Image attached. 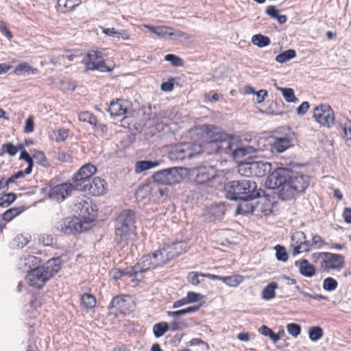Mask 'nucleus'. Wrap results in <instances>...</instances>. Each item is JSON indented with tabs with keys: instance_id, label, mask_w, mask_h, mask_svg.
Listing matches in <instances>:
<instances>
[{
	"instance_id": "nucleus-60",
	"label": "nucleus",
	"mask_w": 351,
	"mask_h": 351,
	"mask_svg": "<svg viewBox=\"0 0 351 351\" xmlns=\"http://www.w3.org/2000/svg\"><path fill=\"white\" fill-rule=\"evenodd\" d=\"M341 128L343 130L344 138L346 141H351V126L350 125V123L343 124Z\"/></svg>"
},
{
	"instance_id": "nucleus-18",
	"label": "nucleus",
	"mask_w": 351,
	"mask_h": 351,
	"mask_svg": "<svg viewBox=\"0 0 351 351\" xmlns=\"http://www.w3.org/2000/svg\"><path fill=\"white\" fill-rule=\"evenodd\" d=\"M107 183L99 177L95 178L91 182L83 184L80 188L84 191H88L89 194L93 196H99L103 195L106 191Z\"/></svg>"
},
{
	"instance_id": "nucleus-20",
	"label": "nucleus",
	"mask_w": 351,
	"mask_h": 351,
	"mask_svg": "<svg viewBox=\"0 0 351 351\" xmlns=\"http://www.w3.org/2000/svg\"><path fill=\"white\" fill-rule=\"evenodd\" d=\"M97 171V168L95 166L90 163L86 164L83 165L77 172L73 176V181L75 183L78 182H81L80 185L82 184H86L87 182H88L89 178Z\"/></svg>"
},
{
	"instance_id": "nucleus-49",
	"label": "nucleus",
	"mask_w": 351,
	"mask_h": 351,
	"mask_svg": "<svg viewBox=\"0 0 351 351\" xmlns=\"http://www.w3.org/2000/svg\"><path fill=\"white\" fill-rule=\"evenodd\" d=\"M287 330L289 335L297 337L301 333V326L295 323H291L287 325Z\"/></svg>"
},
{
	"instance_id": "nucleus-8",
	"label": "nucleus",
	"mask_w": 351,
	"mask_h": 351,
	"mask_svg": "<svg viewBox=\"0 0 351 351\" xmlns=\"http://www.w3.org/2000/svg\"><path fill=\"white\" fill-rule=\"evenodd\" d=\"M182 168L171 167L160 170L153 175L155 182L165 185H172L182 180V175L179 172Z\"/></svg>"
},
{
	"instance_id": "nucleus-58",
	"label": "nucleus",
	"mask_w": 351,
	"mask_h": 351,
	"mask_svg": "<svg viewBox=\"0 0 351 351\" xmlns=\"http://www.w3.org/2000/svg\"><path fill=\"white\" fill-rule=\"evenodd\" d=\"M171 30H173L171 27L167 26H157L156 34L158 36H165L166 35H169V33H170V31Z\"/></svg>"
},
{
	"instance_id": "nucleus-37",
	"label": "nucleus",
	"mask_w": 351,
	"mask_h": 351,
	"mask_svg": "<svg viewBox=\"0 0 351 351\" xmlns=\"http://www.w3.org/2000/svg\"><path fill=\"white\" fill-rule=\"evenodd\" d=\"M296 56V52L294 49H290L282 51L276 57V61L280 63H285Z\"/></svg>"
},
{
	"instance_id": "nucleus-41",
	"label": "nucleus",
	"mask_w": 351,
	"mask_h": 351,
	"mask_svg": "<svg viewBox=\"0 0 351 351\" xmlns=\"http://www.w3.org/2000/svg\"><path fill=\"white\" fill-rule=\"evenodd\" d=\"M19 151L18 147L14 145L10 142H7L1 145L0 155L5 154H9L10 156H14Z\"/></svg>"
},
{
	"instance_id": "nucleus-11",
	"label": "nucleus",
	"mask_w": 351,
	"mask_h": 351,
	"mask_svg": "<svg viewBox=\"0 0 351 351\" xmlns=\"http://www.w3.org/2000/svg\"><path fill=\"white\" fill-rule=\"evenodd\" d=\"M228 144L229 147L224 149L223 154L232 157L239 165L240 162H247L241 160V158L254 152V149L252 147H239L237 143L233 142V140H230Z\"/></svg>"
},
{
	"instance_id": "nucleus-17",
	"label": "nucleus",
	"mask_w": 351,
	"mask_h": 351,
	"mask_svg": "<svg viewBox=\"0 0 351 351\" xmlns=\"http://www.w3.org/2000/svg\"><path fill=\"white\" fill-rule=\"evenodd\" d=\"M75 206L76 212H79V215L84 220H93L96 217L97 206L91 202L81 199Z\"/></svg>"
},
{
	"instance_id": "nucleus-28",
	"label": "nucleus",
	"mask_w": 351,
	"mask_h": 351,
	"mask_svg": "<svg viewBox=\"0 0 351 351\" xmlns=\"http://www.w3.org/2000/svg\"><path fill=\"white\" fill-rule=\"evenodd\" d=\"M241 202L237 208V213L240 215H247L252 213L255 210L253 200H239Z\"/></svg>"
},
{
	"instance_id": "nucleus-7",
	"label": "nucleus",
	"mask_w": 351,
	"mask_h": 351,
	"mask_svg": "<svg viewBox=\"0 0 351 351\" xmlns=\"http://www.w3.org/2000/svg\"><path fill=\"white\" fill-rule=\"evenodd\" d=\"M190 143H179L171 147L168 153V157L171 161H182L186 158H193L196 153L201 152V147L199 145H193Z\"/></svg>"
},
{
	"instance_id": "nucleus-45",
	"label": "nucleus",
	"mask_w": 351,
	"mask_h": 351,
	"mask_svg": "<svg viewBox=\"0 0 351 351\" xmlns=\"http://www.w3.org/2000/svg\"><path fill=\"white\" fill-rule=\"evenodd\" d=\"M33 158L36 162L44 167H49L51 165L45 154L42 151H35Z\"/></svg>"
},
{
	"instance_id": "nucleus-40",
	"label": "nucleus",
	"mask_w": 351,
	"mask_h": 351,
	"mask_svg": "<svg viewBox=\"0 0 351 351\" xmlns=\"http://www.w3.org/2000/svg\"><path fill=\"white\" fill-rule=\"evenodd\" d=\"M81 303L87 309H91L96 305V298L94 295L84 293L82 295Z\"/></svg>"
},
{
	"instance_id": "nucleus-34",
	"label": "nucleus",
	"mask_w": 351,
	"mask_h": 351,
	"mask_svg": "<svg viewBox=\"0 0 351 351\" xmlns=\"http://www.w3.org/2000/svg\"><path fill=\"white\" fill-rule=\"evenodd\" d=\"M159 165L158 161H152V160H140L137 161L135 165L136 172L141 173L145 170L150 169L154 167H156Z\"/></svg>"
},
{
	"instance_id": "nucleus-63",
	"label": "nucleus",
	"mask_w": 351,
	"mask_h": 351,
	"mask_svg": "<svg viewBox=\"0 0 351 351\" xmlns=\"http://www.w3.org/2000/svg\"><path fill=\"white\" fill-rule=\"evenodd\" d=\"M174 86V80L173 78L169 80L167 82H163L161 84V89L163 91H171L173 90Z\"/></svg>"
},
{
	"instance_id": "nucleus-21",
	"label": "nucleus",
	"mask_w": 351,
	"mask_h": 351,
	"mask_svg": "<svg viewBox=\"0 0 351 351\" xmlns=\"http://www.w3.org/2000/svg\"><path fill=\"white\" fill-rule=\"evenodd\" d=\"M187 249V243L185 241H180L165 246L164 252L169 255L172 260L181 255L182 253L186 252Z\"/></svg>"
},
{
	"instance_id": "nucleus-55",
	"label": "nucleus",
	"mask_w": 351,
	"mask_h": 351,
	"mask_svg": "<svg viewBox=\"0 0 351 351\" xmlns=\"http://www.w3.org/2000/svg\"><path fill=\"white\" fill-rule=\"evenodd\" d=\"M66 53H71L69 55H62L61 57L62 58H66L69 61H73L75 58L79 56L80 55H82V53L78 49H74V50H66Z\"/></svg>"
},
{
	"instance_id": "nucleus-43",
	"label": "nucleus",
	"mask_w": 351,
	"mask_h": 351,
	"mask_svg": "<svg viewBox=\"0 0 351 351\" xmlns=\"http://www.w3.org/2000/svg\"><path fill=\"white\" fill-rule=\"evenodd\" d=\"M323 330L320 326H313L308 330L309 339L312 341H317L323 337Z\"/></svg>"
},
{
	"instance_id": "nucleus-24",
	"label": "nucleus",
	"mask_w": 351,
	"mask_h": 351,
	"mask_svg": "<svg viewBox=\"0 0 351 351\" xmlns=\"http://www.w3.org/2000/svg\"><path fill=\"white\" fill-rule=\"evenodd\" d=\"M295 265L299 267L300 273L305 277L311 278L315 274V267L306 259L296 261Z\"/></svg>"
},
{
	"instance_id": "nucleus-3",
	"label": "nucleus",
	"mask_w": 351,
	"mask_h": 351,
	"mask_svg": "<svg viewBox=\"0 0 351 351\" xmlns=\"http://www.w3.org/2000/svg\"><path fill=\"white\" fill-rule=\"evenodd\" d=\"M62 261L56 257L49 259L42 266H36L27 273L26 276L29 285L38 289L56 274L61 268Z\"/></svg>"
},
{
	"instance_id": "nucleus-57",
	"label": "nucleus",
	"mask_w": 351,
	"mask_h": 351,
	"mask_svg": "<svg viewBox=\"0 0 351 351\" xmlns=\"http://www.w3.org/2000/svg\"><path fill=\"white\" fill-rule=\"evenodd\" d=\"M149 192V185L143 186L138 189V190L136 191V196L138 198L144 199V198H145V196L148 194Z\"/></svg>"
},
{
	"instance_id": "nucleus-46",
	"label": "nucleus",
	"mask_w": 351,
	"mask_h": 351,
	"mask_svg": "<svg viewBox=\"0 0 351 351\" xmlns=\"http://www.w3.org/2000/svg\"><path fill=\"white\" fill-rule=\"evenodd\" d=\"M16 199V195L14 193H8L3 194L0 197V206H8Z\"/></svg>"
},
{
	"instance_id": "nucleus-25",
	"label": "nucleus",
	"mask_w": 351,
	"mask_h": 351,
	"mask_svg": "<svg viewBox=\"0 0 351 351\" xmlns=\"http://www.w3.org/2000/svg\"><path fill=\"white\" fill-rule=\"evenodd\" d=\"M194 324L193 319H173L169 323L170 330L175 332L178 330H182L186 328L193 326Z\"/></svg>"
},
{
	"instance_id": "nucleus-52",
	"label": "nucleus",
	"mask_w": 351,
	"mask_h": 351,
	"mask_svg": "<svg viewBox=\"0 0 351 351\" xmlns=\"http://www.w3.org/2000/svg\"><path fill=\"white\" fill-rule=\"evenodd\" d=\"M201 274H204L199 273L197 271L189 272L187 276L188 282L194 286H197V285H199L200 281L199 280V277L201 276Z\"/></svg>"
},
{
	"instance_id": "nucleus-22",
	"label": "nucleus",
	"mask_w": 351,
	"mask_h": 351,
	"mask_svg": "<svg viewBox=\"0 0 351 351\" xmlns=\"http://www.w3.org/2000/svg\"><path fill=\"white\" fill-rule=\"evenodd\" d=\"M128 298V295H118L114 297L108 306L110 313L117 315L119 311L122 312V309L126 306V298Z\"/></svg>"
},
{
	"instance_id": "nucleus-12",
	"label": "nucleus",
	"mask_w": 351,
	"mask_h": 351,
	"mask_svg": "<svg viewBox=\"0 0 351 351\" xmlns=\"http://www.w3.org/2000/svg\"><path fill=\"white\" fill-rule=\"evenodd\" d=\"M344 257L341 254L326 252L324 258L320 262V267L325 271L330 269L339 270L343 267Z\"/></svg>"
},
{
	"instance_id": "nucleus-62",
	"label": "nucleus",
	"mask_w": 351,
	"mask_h": 351,
	"mask_svg": "<svg viewBox=\"0 0 351 351\" xmlns=\"http://www.w3.org/2000/svg\"><path fill=\"white\" fill-rule=\"evenodd\" d=\"M265 12L268 16L273 19H276L279 14L278 9L274 5L267 6Z\"/></svg>"
},
{
	"instance_id": "nucleus-19",
	"label": "nucleus",
	"mask_w": 351,
	"mask_h": 351,
	"mask_svg": "<svg viewBox=\"0 0 351 351\" xmlns=\"http://www.w3.org/2000/svg\"><path fill=\"white\" fill-rule=\"evenodd\" d=\"M293 145V138L289 135L275 136L270 144V149L273 154H280Z\"/></svg>"
},
{
	"instance_id": "nucleus-31",
	"label": "nucleus",
	"mask_w": 351,
	"mask_h": 351,
	"mask_svg": "<svg viewBox=\"0 0 351 351\" xmlns=\"http://www.w3.org/2000/svg\"><path fill=\"white\" fill-rule=\"evenodd\" d=\"M24 206H18L11 208L7 210L2 215L3 220L9 222L12 221L15 217L18 216L25 210Z\"/></svg>"
},
{
	"instance_id": "nucleus-47",
	"label": "nucleus",
	"mask_w": 351,
	"mask_h": 351,
	"mask_svg": "<svg viewBox=\"0 0 351 351\" xmlns=\"http://www.w3.org/2000/svg\"><path fill=\"white\" fill-rule=\"evenodd\" d=\"M337 281L331 277H327L324 280L323 289L325 291H332L337 288Z\"/></svg>"
},
{
	"instance_id": "nucleus-14",
	"label": "nucleus",
	"mask_w": 351,
	"mask_h": 351,
	"mask_svg": "<svg viewBox=\"0 0 351 351\" xmlns=\"http://www.w3.org/2000/svg\"><path fill=\"white\" fill-rule=\"evenodd\" d=\"M291 240L294 242L291 246L293 247V254H300L304 252H308L313 247L312 241H307L306 236L304 232L297 231L291 237Z\"/></svg>"
},
{
	"instance_id": "nucleus-23",
	"label": "nucleus",
	"mask_w": 351,
	"mask_h": 351,
	"mask_svg": "<svg viewBox=\"0 0 351 351\" xmlns=\"http://www.w3.org/2000/svg\"><path fill=\"white\" fill-rule=\"evenodd\" d=\"M40 262V258L32 255H27L19 259L18 265L21 269H24L29 272L34 269L33 267H36Z\"/></svg>"
},
{
	"instance_id": "nucleus-33",
	"label": "nucleus",
	"mask_w": 351,
	"mask_h": 351,
	"mask_svg": "<svg viewBox=\"0 0 351 351\" xmlns=\"http://www.w3.org/2000/svg\"><path fill=\"white\" fill-rule=\"evenodd\" d=\"M29 237L18 234L10 242V247L13 249L23 248L29 243Z\"/></svg>"
},
{
	"instance_id": "nucleus-26",
	"label": "nucleus",
	"mask_w": 351,
	"mask_h": 351,
	"mask_svg": "<svg viewBox=\"0 0 351 351\" xmlns=\"http://www.w3.org/2000/svg\"><path fill=\"white\" fill-rule=\"evenodd\" d=\"M81 3V0H58L57 10L59 12L66 13L73 10Z\"/></svg>"
},
{
	"instance_id": "nucleus-13",
	"label": "nucleus",
	"mask_w": 351,
	"mask_h": 351,
	"mask_svg": "<svg viewBox=\"0 0 351 351\" xmlns=\"http://www.w3.org/2000/svg\"><path fill=\"white\" fill-rule=\"evenodd\" d=\"M48 187L49 198L56 201L57 202H61L64 201L66 197L71 194L73 190L72 185L69 183H63L56 186H52L51 184H49Z\"/></svg>"
},
{
	"instance_id": "nucleus-56",
	"label": "nucleus",
	"mask_w": 351,
	"mask_h": 351,
	"mask_svg": "<svg viewBox=\"0 0 351 351\" xmlns=\"http://www.w3.org/2000/svg\"><path fill=\"white\" fill-rule=\"evenodd\" d=\"M34 130V119L33 117L30 116L29 117L26 121H25V125L24 128V132L25 133H31Z\"/></svg>"
},
{
	"instance_id": "nucleus-9",
	"label": "nucleus",
	"mask_w": 351,
	"mask_h": 351,
	"mask_svg": "<svg viewBox=\"0 0 351 351\" xmlns=\"http://www.w3.org/2000/svg\"><path fill=\"white\" fill-rule=\"evenodd\" d=\"M313 117L322 126L330 128L334 124V112L329 105L321 104L317 106L313 111Z\"/></svg>"
},
{
	"instance_id": "nucleus-2",
	"label": "nucleus",
	"mask_w": 351,
	"mask_h": 351,
	"mask_svg": "<svg viewBox=\"0 0 351 351\" xmlns=\"http://www.w3.org/2000/svg\"><path fill=\"white\" fill-rule=\"evenodd\" d=\"M227 199L232 201L254 200L261 197V189L252 180L241 179L228 182L224 185Z\"/></svg>"
},
{
	"instance_id": "nucleus-1",
	"label": "nucleus",
	"mask_w": 351,
	"mask_h": 351,
	"mask_svg": "<svg viewBox=\"0 0 351 351\" xmlns=\"http://www.w3.org/2000/svg\"><path fill=\"white\" fill-rule=\"evenodd\" d=\"M310 177L288 168H278L267 178L268 189L278 191L280 199L287 201L305 191L309 185Z\"/></svg>"
},
{
	"instance_id": "nucleus-36",
	"label": "nucleus",
	"mask_w": 351,
	"mask_h": 351,
	"mask_svg": "<svg viewBox=\"0 0 351 351\" xmlns=\"http://www.w3.org/2000/svg\"><path fill=\"white\" fill-rule=\"evenodd\" d=\"M164 251L165 247L154 252L157 267L162 266L171 260L169 255L166 254Z\"/></svg>"
},
{
	"instance_id": "nucleus-5",
	"label": "nucleus",
	"mask_w": 351,
	"mask_h": 351,
	"mask_svg": "<svg viewBox=\"0 0 351 351\" xmlns=\"http://www.w3.org/2000/svg\"><path fill=\"white\" fill-rule=\"evenodd\" d=\"M206 141L212 144L216 154H223V151L229 147L228 143L233 140V136L214 125H206Z\"/></svg>"
},
{
	"instance_id": "nucleus-6",
	"label": "nucleus",
	"mask_w": 351,
	"mask_h": 351,
	"mask_svg": "<svg viewBox=\"0 0 351 351\" xmlns=\"http://www.w3.org/2000/svg\"><path fill=\"white\" fill-rule=\"evenodd\" d=\"M271 171V164L263 160H252L247 162H240L238 172L245 177H263Z\"/></svg>"
},
{
	"instance_id": "nucleus-4",
	"label": "nucleus",
	"mask_w": 351,
	"mask_h": 351,
	"mask_svg": "<svg viewBox=\"0 0 351 351\" xmlns=\"http://www.w3.org/2000/svg\"><path fill=\"white\" fill-rule=\"evenodd\" d=\"M135 215L131 210H124L117 216L114 241L118 245H125L135 236Z\"/></svg>"
},
{
	"instance_id": "nucleus-32",
	"label": "nucleus",
	"mask_w": 351,
	"mask_h": 351,
	"mask_svg": "<svg viewBox=\"0 0 351 351\" xmlns=\"http://www.w3.org/2000/svg\"><path fill=\"white\" fill-rule=\"evenodd\" d=\"M168 330H170V326L165 322L156 323L153 326V333L156 338L163 336Z\"/></svg>"
},
{
	"instance_id": "nucleus-38",
	"label": "nucleus",
	"mask_w": 351,
	"mask_h": 351,
	"mask_svg": "<svg viewBox=\"0 0 351 351\" xmlns=\"http://www.w3.org/2000/svg\"><path fill=\"white\" fill-rule=\"evenodd\" d=\"M252 43L258 47H264L268 46L271 41L268 36L258 34L252 36Z\"/></svg>"
},
{
	"instance_id": "nucleus-53",
	"label": "nucleus",
	"mask_w": 351,
	"mask_h": 351,
	"mask_svg": "<svg viewBox=\"0 0 351 351\" xmlns=\"http://www.w3.org/2000/svg\"><path fill=\"white\" fill-rule=\"evenodd\" d=\"M186 298L187 299L189 304H190V303L197 302L198 300L203 299L204 295H202L200 293H195L193 291H189L187 293Z\"/></svg>"
},
{
	"instance_id": "nucleus-64",
	"label": "nucleus",
	"mask_w": 351,
	"mask_h": 351,
	"mask_svg": "<svg viewBox=\"0 0 351 351\" xmlns=\"http://www.w3.org/2000/svg\"><path fill=\"white\" fill-rule=\"evenodd\" d=\"M310 104L308 101L302 102L300 106L297 108V113L299 115H304L309 109Z\"/></svg>"
},
{
	"instance_id": "nucleus-48",
	"label": "nucleus",
	"mask_w": 351,
	"mask_h": 351,
	"mask_svg": "<svg viewBox=\"0 0 351 351\" xmlns=\"http://www.w3.org/2000/svg\"><path fill=\"white\" fill-rule=\"evenodd\" d=\"M225 212L226 208L223 204L215 205L210 208V213L215 218H221Z\"/></svg>"
},
{
	"instance_id": "nucleus-50",
	"label": "nucleus",
	"mask_w": 351,
	"mask_h": 351,
	"mask_svg": "<svg viewBox=\"0 0 351 351\" xmlns=\"http://www.w3.org/2000/svg\"><path fill=\"white\" fill-rule=\"evenodd\" d=\"M165 60L170 62L174 66H180L183 64V60L182 58L171 53L167 54L165 56Z\"/></svg>"
},
{
	"instance_id": "nucleus-15",
	"label": "nucleus",
	"mask_w": 351,
	"mask_h": 351,
	"mask_svg": "<svg viewBox=\"0 0 351 351\" xmlns=\"http://www.w3.org/2000/svg\"><path fill=\"white\" fill-rule=\"evenodd\" d=\"M193 173L195 182L198 184H204L215 178L217 171L213 166H199L193 169Z\"/></svg>"
},
{
	"instance_id": "nucleus-10",
	"label": "nucleus",
	"mask_w": 351,
	"mask_h": 351,
	"mask_svg": "<svg viewBox=\"0 0 351 351\" xmlns=\"http://www.w3.org/2000/svg\"><path fill=\"white\" fill-rule=\"evenodd\" d=\"M56 228L57 230L66 234L80 232L82 229L81 220L77 217H66L58 221Z\"/></svg>"
},
{
	"instance_id": "nucleus-61",
	"label": "nucleus",
	"mask_w": 351,
	"mask_h": 351,
	"mask_svg": "<svg viewBox=\"0 0 351 351\" xmlns=\"http://www.w3.org/2000/svg\"><path fill=\"white\" fill-rule=\"evenodd\" d=\"M97 70L101 72H109L112 71V68L108 66L104 60H99L97 62Z\"/></svg>"
},
{
	"instance_id": "nucleus-16",
	"label": "nucleus",
	"mask_w": 351,
	"mask_h": 351,
	"mask_svg": "<svg viewBox=\"0 0 351 351\" xmlns=\"http://www.w3.org/2000/svg\"><path fill=\"white\" fill-rule=\"evenodd\" d=\"M156 267H157V263L154 253H152L143 256L141 261L132 267V271L133 270L134 274H137L141 281L143 278V272Z\"/></svg>"
},
{
	"instance_id": "nucleus-39",
	"label": "nucleus",
	"mask_w": 351,
	"mask_h": 351,
	"mask_svg": "<svg viewBox=\"0 0 351 351\" xmlns=\"http://www.w3.org/2000/svg\"><path fill=\"white\" fill-rule=\"evenodd\" d=\"M280 90L286 101L289 103H295L298 99L295 97L294 90L291 88L277 87Z\"/></svg>"
},
{
	"instance_id": "nucleus-42",
	"label": "nucleus",
	"mask_w": 351,
	"mask_h": 351,
	"mask_svg": "<svg viewBox=\"0 0 351 351\" xmlns=\"http://www.w3.org/2000/svg\"><path fill=\"white\" fill-rule=\"evenodd\" d=\"M80 121L88 123L91 125H96L97 117L88 111L82 112L78 114Z\"/></svg>"
},
{
	"instance_id": "nucleus-44",
	"label": "nucleus",
	"mask_w": 351,
	"mask_h": 351,
	"mask_svg": "<svg viewBox=\"0 0 351 351\" xmlns=\"http://www.w3.org/2000/svg\"><path fill=\"white\" fill-rule=\"evenodd\" d=\"M274 250H276V257L278 261L286 262L288 260L289 254L284 246L276 245L274 247Z\"/></svg>"
},
{
	"instance_id": "nucleus-30",
	"label": "nucleus",
	"mask_w": 351,
	"mask_h": 351,
	"mask_svg": "<svg viewBox=\"0 0 351 351\" xmlns=\"http://www.w3.org/2000/svg\"><path fill=\"white\" fill-rule=\"evenodd\" d=\"M108 111L112 117H119L125 114L127 112V108H124L119 101H112Z\"/></svg>"
},
{
	"instance_id": "nucleus-51",
	"label": "nucleus",
	"mask_w": 351,
	"mask_h": 351,
	"mask_svg": "<svg viewBox=\"0 0 351 351\" xmlns=\"http://www.w3.org/2000/svg\"><path fill=\"white\" fill-rule=\"evenodd\" d=\"M243 280V277L241 275H234L228 277L226 285L230 287H237Z\"/></svg>"
},
{
	"instance_id": "nucleus-54",
	"label": "nucleus",
	"mask_w": 351,
	"mask_h": 351,
	"mask_svg": "<svg viewBox=\"0 0 351 351\" xmlns=\"http://www.w3.org/2000/svg\"><path fill=\"white\" fill-rule=\"evenodd\" d=\"M88 58L90 59V60H103V53L100 51H90L87 53Z\"/></svg>"
},
{
	"instance_id": "nucleus-27",
	"label": "nucleus",
	"mask_w": 351,
	"mask_h": 351,
	"mask_svg": "<svg viewBox=\"0 0 351 351\" xmlns=\"http://www.w3.org/2000/svg\"><path fill=\"white\" fill-rule=\"evenodd\" d=\"M14 72L17 75H25L30 74H38L39 71L36 68L32 67L29 64L23 62L20 63L15 67Z\"/></svg>"
},
{
	"instance_id": "nucleus-29",
	"label": "nucleus",
	"mask_w": 351,
	"mask_h": 351,
	"mask_svg": "<svg viewBox=\"0 0 351 351\" xmlns=\"http://www.w3.org/2000/svg\"><path fill=\"white\" fill-rule=\"evenodd\" d=\"M132 267L130 268H127L125 269H114L110 271V274L112 276V278L116 280L121 278L123 276L128 275L130 277L134 276L137 281H140V278H138L137 274H134L133 270L132 271Z\"/></svg>"
},
{
	"instance_id": "nucleus-59",
	"label": "nucleus",
	"mask_w": 351,
	"mask_h": 351,
	"mask_svg": "<svg viewBox=\"0 0 351 351\" xmlns=\"http://www.w3.org/2000/svg\"><path fill=\"white\" fill-rule=\"evenodd\" d=\"M26 173L23 171H19L6 180L7 184L14 183L17 179L22 178Z\"/></svg>"
},
{
	"instance_id": "nucleus-35",
	"label": "nucleus",
	"mask_w": 351,
	"mask_h": 351,
	"mask_svg": "<svg viewBox=\"0 0 351 351\" xmlns=\"http://www.w3.org/2000/svg\"><path fill=\"white\" fill-rule=\"evenodd\" d=\"M278 287L276 282L268 284L262 291V298L265 300H270L276 296L275 290Z\"/></svg>"
}]
</instances>
